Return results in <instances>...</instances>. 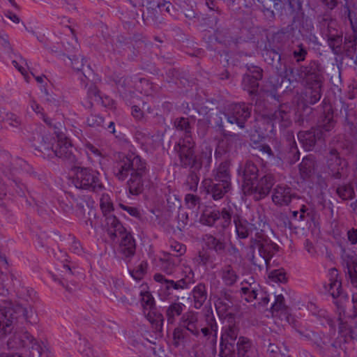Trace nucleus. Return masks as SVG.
I'll return each instance as SVG.
<instances>
[{"label": "nucleus", "instance_id": "obj_1", "mask_svg": "<svg viewBox=\"0 0 357 357\" xmlns=\"http://www.w3.org/2000/svg\"><path fill=\"white\" fill-rule=\"evenodd\" d=\"M116 176L120 181H127L129 192L132 195L141 194L144 189V179L146 174V164L141 158L135 153L123 155L116 166Z\"/></svg>", "mask_w": 357, "mask_h": 357}, {"label": "nucleus", "instance_id": "obj_2", "mask_svg": "<svg viewBox=\"0 0 357 357\" xmlns=\"http://www.w3.org/2000/svg\"><path fill=\"white\" fill-rule=\"evenodd\" d=\"M321 109L317 126L298 133V139L305 151H312L317 142L324 141L336 125L333 106L326 99L322 101Z\"/></svg>", "mask_w": 357, "mask_h": 357}, {"label": "nucleus", "instance_id": "obj_3", "mask_svg": "<svg viewBox=\"0 0 357 357\" xmlns=\"http://www.w3.org/2000/svg\"><path fill=\"white\" fill-rule=\"evenodd\" d=\"M174 150L178 155L180 166L190 169H202L203 166L202 157L195 153V143L190 136L185 137L174 146Z\"/></svg>", "mask_w": 357, "mask_h": 357}, {"label": "nucleus", "instance_id": "obj_4", "mask_svg": "<svg viewBox=\"0 0 357 357\" xmlns=\"http://www.w3.org/2000/svg\"><path fill=\"white\" fill-rule=\"evenodd\" d=\"M74 183L76 188L100 192L104 185L100 179V173L89 167H76Z\"/></svg>", "mask_w": 357, "mask_h": 357}, {"label": "nucleus", "instance_id": "obj_5", "mask_svg": "<svg viewBox=\"0 0 357 357\" xmlns=\"http://www.w3.org/2000/svg\"><path fill=\"white\" fill-rule=\"evenodd\" d=\"M328 176L335 180L346 179L349 176L348 162L340 156L335 148H330L326 155Z\"/></svg>", "mask_w": 357, "mask_h": 357}, {"label": "nucleus", "instance_id": "obj_6", "mask_svg": "<svg viewBox=\"0 0 357 357\" xmlns=\"http://www.w3.org/2000/svg\"><path fill=\"white\" fill-rule=\"evenodd\" d=\"M303 85H317L324 80V68L317 60H311L306 65H301L300 69Z\"/></svg>", "mask_w": 357, "mask_h": 357}, {"label": "nucleus", "instance_id": "obj_7", "mask_svg": "<svg viewBox=\"0 0 357 357\" xmlns=\"http://www.w3.org/2000/svg\"><path fill=\"white\" fill-rule=\"evenodd\" d=\"M289 7L291 9L290 14L293 15L292 20L289 24L281 28L278 34L286 36L292 41L298 39L301 31L298 29L296 24L297 20L303 15L302 3L299 0H288Z\"/></svg>", "mask_w": 357, "mask_h": 357}, {"label": "nucleus", "instance_id": "obj_8", "mask_svg": "<svg viewBox=\"0 0 357 357\" xmlns=\"http://www.w3.org/2000/svg\"><path fill=\"white\" fill-rule=\"evenodd\" d=\"M54 155L69 164L77 161V151L70 141L63 135H57V143L52 151V157Z\"/></svg>", "mask_w": 357, "mask_h": 357}, {"label": "nucleus", "instance_id": "obj_9", "mask_svg": "<svg viewBox=\"0 0 357 357\" xmlns=\"http://www.w3.org/2000/svg\"><path fill=\"white\" fill-rule=\"evenodd\" d=\"M13 312L20 314L26 319L29 318V311L20 305H15L14 309H3L0 306V336H5L13 329V321L17 317H13Z\"/></svg>", "mask_w": 357, "mask_h": 357}, {"label": "nucleus", "instance_id": "obj_10", "mask_svg": "<svg viewBox=\"0 0 357 357\" xmlns=\"http://www.w3.org/2000/svg\"><path fill=\"white\" fill-rule=\"evenodd\" d=\"M32 146L47 157H52V151L54 148L55 139L44 128H40L33 132L30 139Z\"/></svg>", "mask_w": 357, "mask_h": 357}, {"label": "nucleus", "instance_id": "obj_11", "mask_svg": "<svg viewBox=\"0 0 357 357\" xmlns=\"http://www.w3.org/2000/svg\"><path fill=\"white\" fill-rule=\"evenodd\" d=\"M238 173L242 177V187L244 193L250 189H252L254 183L259 176L257 166L252 161L248 160L243 165H240Z\"/></svg>", "mask_w": 357, "mask_h": 357}, {"label": "nucleus", "instance_id": "obj_12", "mask_svg": "<svg viewBox=\"0 0 357 357\" xmlns=\"http://www.w3.org/2000/svg\"><path fill=\"white\" fill-rule=\"evenodd\" d=\"M17 338L19 342L16 343V347H28L36 351L39 357L47 356V347L45 343L36 340L29 333L24 332L18 334Z\"/></svg>", "mask_w": 357, "mask_h": 357}, {"label": "nucleus", "instance_id": "obj_13", "mask_svg": "<svg viewBox=\"0 0 357 357\" xmlns=\"http://www.w3.org/2000/svg\"><path fill=\"white\" fill-rule=\"evenodd\" d=\"M222 114L229 123H236L241 128H243L245 122L250 117L251 107L245 103L235 104L231 107L230 114Z\"/></svg>", "mask_w": 357, "mask_h": 357}, {"label": "nucleus", "instance_id": "obj_14", "mask_svg": "<svg viewBox=\"0 0 357 357\" xmlns=\"http://www.w3.org/2000/svg\"><path fill=\"white\" fill-rule=\"evenodd\" d=\"M252 189H250L245 194L255 195L257 199H261L268 195L275 183V177L271 173H267L258 178L254 183Z\"/></svg>", "mask_w": 357, "mask_h": 357}, {"label": "nucleus", "instance_id": "obj_15", "mask_svg": "<svg viewBox=\"0 0 357 357\" xmlns=\"http://www.w3.org/2000/svg\"><path fill=\"white\" fill-rule=\"evenodd\" d=\"M299 199L296 193L287 185H278L273 190L272 200L278 206H287L293 199Z\"/></svg>", "mask_w": 357, "mask_h": 357}, {"label": "nucleus", "instance_id": "obj_16", "mask_svg": "<svg viewBox=\"0 0 357 357\" xmlns=\"http://www.w3.org/2000/svg\"><path fill=\"white\" fill-rule=\"evenodd\" d=\"M68 58L71 61L73 69L77 72L82 71V75L79 77L80 80L84 84L85 87H87L89 83L86 81H93L94 78H96L93 70L89 66L84 67V58L80 55H74L72 57L68 56Z\"/></svg>", "mask_w": 357, "mask_h": 357}, {"label": "nucleus", "instance_id": "obj_17", "mask_svg": "<svg viewBox=\"0 0 357 357\" xmlns=\"http://www.w3.org/2000/svg\"><path fill=\"white\" fill-rule=\"evenodd\" d=\"M107 225L114 229L112 234L115 236H119L121 242L119 245H133L135 241L130 234L125 232V229L120 221L113 215H109L106 218Z\"/></svg>", "mask_w": 357, "mask_h": 357}, {"label": "nucleus", "instance_id": "obj_18", "mask_svg": "<svg viewBox=\"0 0 357 357\" xmlns=\"http://www.w3.org/2000/svg\"><path fill=\"white\" fill-rule=\"evenodd\" d=\"M290 108L287 105H281L274 112L268 115L273 126L278 125L280 127L286 128L290 126L291 121L290 118Z\"/></svg>", "mask_w": 357, "mask_h": 357}, {"label": "nucleus", "instance_id": "obj_19", "mask_svg": "<svg viewBox=\"0 0 357 357\" xmlns=\"http://www.w3.org/2000/svg\"><path fill=\"white\" fill-rule=\"evenodd\" d=\"M180 325L195 336L199 335V328L202 326L198 313L194 312L183 314L180 320Z\"/></svg>", "mask_w": 357, "mask_h": 357}, {"label": "nucleus", "instance_id": "obj_20", "mask_svg": "<svg viewBox=\"0 0 357 357\" xmlns=\"http://www.w3.org/2000/svg\"><path fill=\"white\" fill-rule=\"evenodd\" d=\"M238 357H256L258 351L252 341L245 337H240L236 344Z\"/></svg>", "mask_w": 357, "mask_h": 357}, {"label": "nucleus", "instance_id": "obj_21", "mask_svg": "<svg viewBox=\"0 0 357 357\" xmlns=\"http://www.w3.org/2000/svg\"><path fill=\"white\" fill-rule=\"evenodd\" d=\"M162 10L160 9V6L153 5V6H148L146 12L142 13V19L145 22H151L153 24L158 26L164 22V17Z\"/></svg>", "mask_w": 357, "mask_h": 357}, {"label": "nucleus", "instance_id": "obj_22", "mask_svg": "<svg viewBox=\"0 0 357 357\" xmlns=\"http://www.w3.org/2000/svg\"><path fill=\"white\" fill-rule=\"evenodd\" d=\"M262 56L264 61L274 68L278 73L282 72L281 54L278 51L271 47H265L262 51Z\"/></svg>", "mask_w": 357, "mask_h": 357}, {"label": "nucleus", "instance_id": "obj_23", "mask_svg": "<svg viewBox=\"0 0 357 357\" xmlns=\"http://www.w3.org/2000/svg\"><path fill=\"white\" fill-rule=\"evenodd\" d=\"M316 159L312 154L304 157L299 165V172L303 178L311 177L315 171Z\"/></svg>", "mask_w": 357, "mask_h": 357}, {"label": "nucleus", "instance_id": "obj_24", "mask_svg": "<svg viewBox=\"0 0 357 357\" xmlns=\"http://www.w3.org/2000/svg\"><path fill=\"white\" fill-rule=\"evenodd\" d=\"M327 43L333 53L335 55L340 56L344 52V43L342 40V34L333 33L331 30L326 34Z\"/></svg>", "mask_w": 357, "mask_h": 357}, {"label": "nucleus", "instance_id": "obj_25", "mask_svg": "<svg viewBox=\"0 0 357 357\" xmlns=\"http://www.w3.org/2000/svg\"><path fill=\"white\" fill-rule=\"evenodd\" d=\"M323 83H319L317 85H304V101L307 104L314 105L317 103L321 97V88Z\"/></svg>", "mask_w": 357, "mask_h": 357}, {"label": "nucleus", "instance_id": "obj_26", "mask_svg": "<svg viewBox=\"0 0 357 357\" xmlns=\"http://www.w3.org/2000/svg\"><path fill=\"white\" fill-rule=\"evenodd\" d=\"M231 187L229 184L226 185L213 181L206 187V189L207 194L210 195L214 200H219L231 190Z\"/></svg>", "mask_w": 357, "mask_h": 357}, {"label": "nucleus", "instance_id": "obj_27", "mask_svg": "<svg viewBox=\"0 0 357 357\" xmlns=\"http://www.w3.org/2000/svg\"><path fill=\"white\" fill-rule=\"evenodd\" d=\"M94 80L93 81H86L89 83L87 86H89L87 96L89 100L85 104H84V106L89 109H91L94 103L97 105H106V104H105L103 98L99 94V90L93 83Z\"/></svg>", "mask_w": 357, "mask_h": 357}, {"label": "nucleus", "instance_id": "obj_28", "mask_svg": "<svg viewBox=\"0 0 357 357\" xmlns=\"http://www.w3.org/2000/svg\"><path fill=\"white\" fill-rule=\"evenodd\" d=\"M214 181L224 184H231L230 162L229 161L222 162L216 169Z\"/></svg>", "mask_w": 357, "mask_h": 357}, {"label": "nucleus", "instance_id": "obj_29", "mask_svg": "<svg viewBox=\"0 0 357 357\" xmlns=\"http://www.w3.org/2000/svg\"><path fill=\"white\" fill-rule=\"evenodd\" d=\"M260 6V9L264 14L271 19L275 18L274 10H278L281 8L280 0H257Z\"/></svg>", "mask_w": 357, "mask_h": 357}, {"label": "nucleus", "instance_id": "obj_30", "mask_svg": "<svg viewBox=\"0 0 357 357\" xmlns=\"http://www.w3.org/2000/svg\"><path fill=\"white\" fill-rule=\"evenodd\" d=\"M153 278L156 282H160L161 284H164L167 289H185L187 288L188 287V284L191 282L190 281H185L184 280H181L176 282H174V280H167L162 275L159 273L155 274Z\"/></svg>", "mask_w": 357, "mask_h": 357}, {"label": "nucleus", "instance_id": "obj_31", "mask_svg": "<svg viewBox=\"0 0 357 357\" xmlns=\"http://www.w3.org/2000/svg\"><path fill=\"white\" fill-rule=\"evenodd\" d=\"M330 282L328 284V291L333 298H337L340 295L342 284L337 279L338 271L336 268H331L329 271Z\"/></svg>", "mask_w": 357, "mask_h": 357}, {"label": "nucleus", "instance_id": "obj_32", "mask_svg": "<svg viewBox=\"0 0 357 357\" xmlns=\"http://www.w3.org/2000/svg\"><path fill=\"white\" fill-rule=\"evenodd\" d=\"M185 309V305L180 302H174L171 303L166 309L165 314L167 323L173 324L175 323L176 318L182 314Z\"/></svg>", "mask_w": 357, "mask_h": 357}, {"label": "nucleus", "instance_id": "obj_33", "mask_svg": "<svg viewBox=\"0 0 357 357\" xmlns=\"http://www.w3.org/2000/svg\"><path fill=\"white\" fill-rule=\"evenodd\" d=\"M267 234L264 229H261L259 232H257V241H258V245H278V238L275 236L274 232L268 228Z\"/></svg>", "mask_w": 357, "mask_h": 357}, {"label": "nucleus", "instance_id": "obj_34", "mask_svg": "<svg viewBox=\"0 0 357 357\" xmlns=\"http://www.w3.org/2000/svg\"><path fill=\"white\" fill-rule=\"evenodd\" d=\"M301 66L294 67L291 66H285L283 70V77L290 84L302 82V75L300 71ZM282 71L280 73H282Z\"/></svg>", "mask_w": 357, "mask_h": 357}, {"label": "nucleus", "instance_id": "obj_35", "mask_svg": "<svg viewBox=\"0 0 357 357\" xmlns=\"http://www.w3.org/2000/svg\"><path fill=\"white\" fill-rule=\"evenodd\" d=\"M135 81L132 78H121L118 83V89L120 93L126 98L132 97L135 93V86H133Z\"/></svg>", "mask_w": 357, "mask_h": 357}, {"label": "nucleus", "instance_id": "obj_36", "mask_svg": "<svg viewBox=\"0 0 357 357\" xmlns=\"http://www.w3.org/2000/svg\"><path fill=\"white\" fill-rule=\"evenodd\" d=\"M335 192L342 200H351L356 196L354 185L351 183L339 184Z\"/></svg>", "mask_w": 357, "mask_h": 357}, {"label": "nucleus", "instance_id": "obj_37", "mask_svg": "<svg viewBox=\"0 0 357 357\" xmlns=\"http://www.w3.org/2000/svg\"><path fill=\"white\" fill-rule=\"evenodd\" d=\"M192 294L194 299V307L196 309H199L207 296L205 285L203 284H197L194 287Z\"/></svg>", "mask_w": 357, "mask_h": 357}, {"label": "nucleus", "instance_id": "obj_38", "mask_svg": "<svg viewBox=\"0 0 357 357\" xmlns=\"http://www.w3.org/2000/svg\"><path fill=\"white\" fill-rule=\"evenodd\" d=\"M233 221L235 225L236 231L238 236L241 238H245L248 236L249 223L248 221L242 218L239 215L236 214L233 217Z\"/></svg>", "mask_w": 357, "mask_h": 357}, {"label": "nucleus", "instance_id": "obj_39", "mask_svg": "<svg viewBox=\"0 0 357 357\" xmlns=\"http://www.w3.org/2000/svg\"><path fill=\"white\" fill-rule=\"evenodd\" d=\"M143 313L149 321L154 325L156 328H161L163 325V315L157 310L156 307L144 310Z\"/></svg>", "mask_w": 357, "mask_h": 357}, {"label": "nucleus", "instance_id": "obj_40", "mask_svg": "<svg viewBox=\"0 0 357 357\" xmlns=\"http://www.w3.org/2000/svg\"><path fill=\"white\" fill-rule=\"evenodd\" d=\"M259 79L244 75L242 85L244 90H246L250 96H257L259 86Z\"/></svg>", "mask_w": 357, "mask_h": 357}, {"label": "nucleus", "instance_id": "obj_41", "mask_svg": "<svg viewBox=\"0 0 357 357\" xmlns=\"http://www.w3.org/2000/svg\"><path fill=\"white\" fill-rule=\"evenodd\" d=\"M238 331L236 326H229L226 328L221 335L220 344L222 346L224 344L227 346L229 344L233 346L238 337Z\"/></svg>", "mask_w": 357, "mask_h": 357}, {"label": "nucleus", "instance_id": "obj_42", "mask_svg": "<svg viewBox=\"0 0 357 357\" xmlns=\"http://www.w3.org/2000/svg\"><path fill=\"white\" fill-rule=\"evenodd\" d=\"M141 287L143 288V289L140 291V296L141 303L144 312V310H148L151 308L155 307V303L151 294L149 291L146 290V286H144L142 284Z\"/></svg>", "mask_w": 357, "mask_h": 357}, {"label": "nucleus", "instance_id": "obj_43", "mask_svg": "<svg viewBox=\"0 0 357 357\" xmlns=\"http://www.w3.org/2000/svg\"><path fill=\"white\" fill-rule=\"evenodd\" d=\"M221 278L228 286L233 285L238 280V275L231 266H227L222 269Z\"/></svg>", "mask_w": 357, "mask_h": 357}, {"label": "nucleus", "instance_id": "obj_44", "mask_svg": "<svg viewBox=\"0 0 357 357\" xmlns=\"http://www.w3.org/2000/svg\"><path fill=\"white\" fill-rule=\"evenodd\" d=\"M220 218V213L219 211L206 210L203 212L200 217V222L208 226H213L217 220Z\"/></svg>", "mask_w": 357, "mask_h": 357}, {"label": "nucleus", "instance_id": "obj_45", "mask_svg": "<svg viewBox=\"0 0 357 357\" xmlns=\"http://www.w3.org/2000/svg\"><path fill=\"white\" fill-rule=\"evenodd\" d=\"M344 52L349 56L357 55V37L346 35L344 40Z\"/></svg>", "mask_w": 357, "mask_h": 357}, {"label": "nucleus", "instance_id": "obj_46", "mask_svg": "<svg viewBox=\"0 0 357 357\" xmlns=\"http://www.w3.org/2000/svg\"><path fill=\"white\" fill-rule=\"evenodd\" d=\"M223 139L219 142L218 147L215 150V157L221 156L223 153H227L229 151V146L234 141H237L240 139V136L238 135L237 138H234L232 137H226L223 136Z\"/></svg>", "mask_w": 357, "mask_h": 357}, {"label": "nucleus", "instance_id": "obj_47", "mask_svg": "<svg viewBox=\"0 0 357 357\" xmlns=\"http://www.w3.org/2000/svg\"><path fill=\"white\" fill-rule=\"evenodd\" d=\"M173 340L176 347L181 344H185L189 340L188 331L180 325L179 327L174 330Z\"/></svg>", "mask_w": 357, "mask_h": 357}, {"label": "nucleus", "instance_id": "obj_48", "mask_svg": "<svg viewBox=\"0 0 357 357\" xmlns=\"http://www.w3.org/2000/svg\"><path fill=\"white\" fill-rule=\"evenodd\" d=\"M308 54L307 47L303 44L299 43L296 45L292 51L291 55L297 64H300L301 62L306 59Z\"/></svg>", "mask_w": 357, "mask_h": 357}, {"label": "nucleus", "instance_id": "obj_49", "mask_svg": "<svg viewBox=\"0 0 357 357\" xmlns=\"http://www.w3.org/2000/svg\"><path fill=\"white\" fill-rule=\"evenodd\" d=\"M114 252L119 259L129 261L135 255V247H114Z\"/></svg>", "mask_w": 357, "mask_h": 357}, {"label": "nucleus", "instance_id": "obj_50", "mask_svg": "<svg viewBox=\"0 0 357 357\" xmlns=\"http://www.w3.org/2000/svg\"><path fill=\"white\" fill-rule=\"evenodd\" d=\"M200 169H190V172L187 176L185 184L191 191H197V186L199 181V176L198 172Z\"/></svg>", "mask_w": 357, "mask_h": 357}, {"label": "nucleus", "instance_id": "obj_51", "mask_svg": "<svg viewBox=\"0 0 357 357\" xmlns=\"http://www.w3.org/2000/svg\"><path fill=\"white\" fill-rule=\"evenodd\" d=\"M267 353L269 357H289L286 347L282 346V348L273 343L269 344Z\"/></svg>", "mask_w": 357, "mask_h": 357}, {"label": "nucleus", "instance_id": "obj_52", "mask_svg": "<svg viewBox=\"0 0 357 357\" xmlns=\"http://www.w3.org/2000/svg\"><path fill=\"white\" fill-rule=\"evenodd\" d=\"M152 85L145 78H135V90L139 91L142 94L148 96L151 91Z\"/></svg>", "mask_w": 357, "mask_h": 357}, {"label": "nucleus", "instance_id": "obj_53", "mask_svg": "<svg viewBox=\"0 0 357 357\" xmlns=\"http://www.w3.org/2000/svg\"><path fill=\"white\" fill-rule=\"evenodd\" d=\"M241 291L242 296L247 302H252L258 299L260 290L259 287H250L249 289L241 287Z\"/></svg>", "mask_w": 357, "mask_h": 357}, {"label": "nucleus", "instance_id": "obj_54", "mask_svg": "<svg viewBox=\"0 0 357 357\" xmlns=\"http://www.w3.org/2000/svg\"><path fill=\"white\" fill-rule=\"evenodd\" d=\"M220 213L221 227L223 229L229 227L231 225V218L234 217L232 209L231 208H223Z\"/></svg>", "mask_w": 357, "mask_h": 357}, {"label": "nucleus", "instance_id": "obj_55", "mask_svg": "<svg viewBox=\"0 0 357 357\" xmlns=\"http://www.w3.org/2000/svg\"><path fill=\"white\" fill-rule=\"evenodd\" d=\"M148 264L145 261H142L133 270L130 271L131 276L136 280H140L143 278L146 273Z\"/></svg>", "mask_w": 357, "mask_h": 357}, {"label": "nucleus", "instance_id": "obj_56", "mask_svg": "<svg viewBox=\"0 0 357 357\" xmlns=\"http://www.w3.org/2000/svg\"><path fill=\"white\" fill-rule=\"evenodd\" d=\"M259 253L263 257L266 266L273 256L278 251L279 247H258Z\"/></svg>", "mask_w": 357, "mask_h": 357}, {"label": "nucleus", "instance_id": "obj_57", "mask_svg": "<svg viewBox=\"0 0 357 357\" xmlns=\"http://www.w3.org/2000/svg\"><path fill=\"white\" fill-rule=\"evenodd\" d=\"M341 255L342 259L346 263L347 266L356 264L354 252L351 250L350 247H342Z\"/></svg>", "mask_w": 357, "mask_h": 357}, {"label": "nucleus", "instance_id": "obj_58", "mask_svg": "<svg viewBox=\"0 0 357 357\" xmlns=\"http://www.w3.org/2000/svg\"><path fill=\"white\" fill-rule=\"evenodd\" d=\"M208 326H204L202 325L199 328V331L202 333L204 337H208L212 333H214V335L216 337L218 326L214 319L208 318L207 319Z\"/></svg>", "mask_w": 357, "mask_h": 357}, {"label": "nucleus", "instance_id": "obj_59", "mask_svg": "<svg viewBox=\"0 0 357 357\" xmlns=\"http://www.w3.org/2000/svg\"><path fill=\"white\" fill-rule=\"evenodd\" d=\"M116 46L119 48H122L124 50L132 51V49L135 48V45L132 43L131 38H126L123 36H119L116 38Z\"/></svg>", "mask_w": 357, "mask_h": 357}, {"label": "nucleus", "instance_id": "obj_60", "mask_svg": "<svg viewBox=\"0 0 357 357\" xmlns=\"http://www.w3.org/2000/svg\"><path fill=\"white\" fill-rule=\"evenodd\" d=\"M174 126L177 130L185 131L186 135L185 137L190 136L189 135L191 132L190 126L188 119L184 117L176 119L174 121Z\"/></svg>", "mask_w": 357, "mask_h": 357}, {"label": "nucleus", "instance_id": "obj_61", "mask_svg": "<svg viewBox=\"0 0 357 357\" xmlns=\"http://www.w3.org/2000/svg\"><path fill=\"white\" fill-rule=\"evenodd\" d=\"M222 114H225V113L220 112V114H216L215 117L214 118L215 126L218 128L219 131L222 135V136H226V137L229 136V137H232L234 138H237L238 134H235V133L231 134L230 132H226V130L224 128V126H223V122H222V116H224V115Z\"/></svg>", "mask_w": 357, "mask_h": 357}, {"label": "nucleus", "instance_id": "obj_62", "mask_svg": "<svg viewBox=\"0 0 357 357\" xmlns=\"http://www.w3.org/2000/svg\"><path fill=\"white\" fill-rule=\"evenodd\" d=\"M214 249L212 247L203 248L199 252V257L203 264H206L212 260V257L214 255Z\"/></svg>", "mask_w": 357, "mask_h": 357}, {"label": "nucleus", "instance_id": "obj_63", "mask_svg": "<svg viewBox=\"0 0 357 357\" xmlns=\"http://www.w3.org/2000/svg\"><path fill=\"white\" fill-rule=\"evenodd\" d=\"M86 123L89 126L97 129L105 128L104 119L98 115L91 114L87 118Z\"/></svg>", "mask_w": 357, "mask_h": 357}, {"label": "nucleus", "instance_id": "obj_64", "mask_svg": "<svg viewBox=\"0 0 357 357\" xmlns=\"http://www.w3.org/2000/svg\"><path fill=\"white\" fill-rule=\"evenodd\" d=\"M269 278L275 282H284L287 280L286 273L283 269L272 271L268 275Z\"/></svg>", "mask_w": 357, "mask_h": 357}]
</instances>
